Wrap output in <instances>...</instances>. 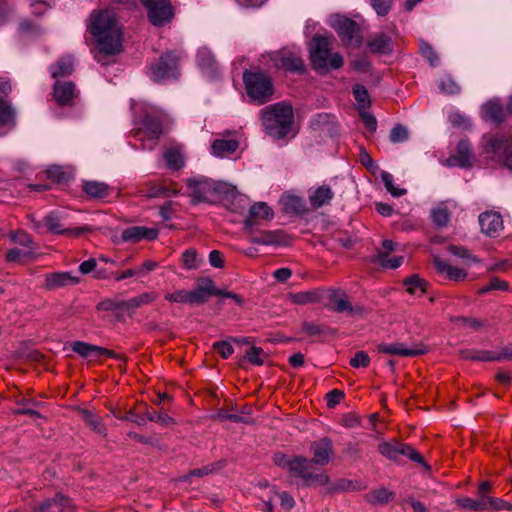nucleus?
Returning a JSON list of instances; mask_svg holds the SVG:
<instances>
[{"mask_svg":"<svg viewBox=\"0 0 512 512\" xmlns=\"http://www.w3.org/2000/svg\"><path fill=\"white\" fill-rule=\"evenodd\" d=\"M89 30L99 51L96 57L98 62L104 64L102 56L116 55L122 51L121 27L111 10L92 13Z\"/></svg>","mask_w":512,"mask_h":512,"instance_id":"1","label":"nucleus"},{"mask_svg":"<svg viewBox=\"0 0 512 512\" xmlns=\"http://www.w3.org/2000/svg\"><path fill=\"white\" fill-rule=\"evenodd\" d=\"M289 298L296 304L320 303L323 307L337 313H355V308L344 294L338 290H299L289 293Z\"/></svg>","mask_w":512,"mask_h":512,"instance_id":"2","label":"nucleus"},{"mask_svg":"<svg viewBox=\"0 0 512 512\" xmlns=\"http://www.w3.org/2000/svg\"><path fill=\"white\" fill-rule=\"evenodd\" d=\"M262 125L265 132L273 138L285 137L293 123L292 106L279 102L264 108L261 112Z\"/></svg>","mask_w":512,"mask_h":512,"instance_id":"3","label":"nucleus"},{"mask_svg":"<svg viewBox=\"0 0 512 512\" xmlns=\"http://www.w3.org/2000/svg\"><path fill=\"white\" fill-rule=\"evenodd\" d=\"M7 237L14 246L7 250L6 262L12 265H24L36 258L38 246L27 232L24 230L12 231Z\"/></svg>","mask_w":512,"mask_h":512,"instance_id":"4","label":"nucleus"},{"mask_svg":"<svg viewBox=\"0 0 512 512\" xmlns=\"http://www.w3.org/2000/svg\"><path fill=\"white\" fill-rule=\"evenodd\" d=\"M309 51L312 65L318 71L339 69L343 66V57L339 53H331V40L327 37L314 36Z\"/></svg>","mask_w":512,"mask_h":512,"instance_id":"5","label":"nucleus"},{"mask_svg":"<svg viewBox=\"0 0 512 512\" xmlns=\"http://www.w3.org/2000/svg\"><path fill=\"white\" fill-rule=\"evenodd\" d=\"M187 194L193 203L209 202L229 191L230 187L224 183H217L209 178L199 176L187 180Z\"/></svg>","mask_w":512,"mask_h":512,"instance_id":"6","label":"nucleus"},{"mask_svg":"<svg viewBox=\"0 0 512 512\" xmlns=\"http://www.w3.org/2000/svg\"><path fill=\"white\" fill-rule=\"evenodd\" d=\"M155 294L153 292H146L142 294L140 297L133 299H125L122 296L118 295L113 298H108L103 301H100L96 309L98 311H106L110 312L114 316L120 318L129 316L131 312L139 307L142 304L149 303L155 298Z\"/></svg>","mask_w":512,"mask_h":512,"instance_id":"7","label":"nucleus"},{"mask_svg":"<svg viewBox=\"0 0 512 512\" xmlns=\"http://www.w3.org/2000/svg\"><path fill=\"white\" fill-rule=\"evenodd\" d=\"M243 81L247 95L258 104L270 100L273 94V85L269 76L262 72H244Z\"/></svg>","mask_w":512,"mask_h":512,"instance_id":"8","label":"nucleus"},{"mask_svg":"<svg viewBox=\"0 0 512 512\" xmlns=\"http://www.w3.org/2000/svg\"><path fill=\"white\" fill-rule=\"evenodd\" d=\"M211 296L233 298L237 303H241V299L236 294L226 292V290H173L165 295V299L170 302L193 305L201 304Z\"/></svg>","mask_w":512,"mask_h":512,"instance_id":"9","label":"nucleus"},{"mask_svg":"<svg viewBox=\"0 0 512 512\" xmlns=\"http://www.w3.org/2000/svg\"><path fill=\"white\" fill-rule=\"evenodd\" d=\"M330 24L345 46L359 47L361 45L360 28L353 20L345 16L335 15L331 17Z\"/></svg>","mask_w":512,"mask_h":512,"instance_id":"10","label":"nucleus"},{"mask_svg":"<svg viewBox=\"0 0 512 512\" xmlns=\"http://www.w3.org/2000/svg\"><path fill=\"white\" fill-rule=\"evenodd\" d=\"M179 58L180 56L175 52H167L163 54L157 63L150 66V78L155 82L176 79L179 75Z\"/></svg>","mask_w":512,"mask_h":512,"instance_id":"11","label":"nucleus"},{"mask_svg":"<svg viewBox=\"0 0 512 512\" xmlns=\"http://www.w3.org/2000/svg\"><path fill=\"white\" fill-rule=\"evenodd\" d=\"M141 109L143 111V121L139 133L147 136L149 140L155 141L162 133L161 117L163 112L148 103H144Z\"/></svg>","mask_w":512,"mask_h":512,"instance_id":"12","label":"nucleus"},{"mask_svg":"<svg viewBox=\"0 0 512 512\" xmlns=\"http://www.w3.org/2000/svg\"><path fill=\"white\" fill-rule=\"evenodd\" d=\"M311 461L308 459L297 456L290 460L288 471L291 476L302 478L307 484L326 485L329 482V477L326 474H313L309 471Z\"/></svg>","mask_w":512,"mask_h":512,"instance_id":"13","label":"nucleus"},{"mask_svg":"<svg viewBox=\"0 0 512 512\" xmlns=\"http://www.w3.org/2000/svg\"><path fill=\"white\" fill-rule=\"evenodd\" d=\"M148 9L149 20L155 26L163 25L173 17V8L168 0H142Z\"/></svg>","mask_w":512,"mask_h":512,"instance_id":"14","label":"nucleus"},{"mask_svg":"<svg viewBox=\"0 0 512 512\" xmlns=\"http://www.w3.org/2000/svg\"><path fill=\"white\" fill-rule=\"evenodd\" d=\"M276 68L286 71H301L304 67L299 50L283 49L270 56Z\"/></svg>","mask_w":512,"mask_h":512,"instance_id":"15","label":"nucleus"},{"mask_svg":"<svg viewBox=\"0 0 512 512\" xmlns=\"http://www.w3.org/2000/svg\"><path fill=\"white\" fill-rule=\"evenodd\" d=\"M379 452L390 460H396L400 455L410 460L423 463V457L411 446L398 442H383L378 446Z\"/></svg>","mask_w":512,"mask_h":512,"instance_id":"16","label":"nucleus"},{"mask_svg":"<svg viewBox=\"0 0 512 512\" xmlns=\"http://www.w3.org/2000/svg\"><path fill=\"white\" fill-rule=\"evenodd\" d=\"M310 452L312 454L311 463L325 466L330 462L334 454L333 442L328 437H322L310 444Z\"/></svg>","mask_w":512,"mask_h":512,"instance_id":"17","label":"nucleus"},{"mask_svg":"<svg viewBox=\"0 0 512 512\" xmlns=\"http://www.w3.org/2000/svg\"><path fill=\"white\" fill-rule=\"evenodd\" d=\"M274 214L271 208L264 202L255 203L249 209L248 216L244 220V227L249 232L253 231L260 219L271 220Z\"/></svg>","mask_w":512,"mask_h":512,"instance_id":"18","label":"nucleus"},{"mask_svg":"<svg viewBox=\"0 0 512 512\" xmlns=\"http://www.w3.org/2000/svg\"><path fill=\"white\" fill-rule=\"evenodd\" d=\"M158 237V230L154 228H146L143 226H133L125 229L120 240L122 242H139L141 240H154Z\"/></svg>","mask_w":512,"mask_h":512,"instance_id":"19","label":"nucleus"},{"mask_svg":"<svg viewBox=\"0 0 512 512\" xmlns=\"http://www.w3.org/2000/svg\"><path fill=\"white\" fill-rule=\"evenodd\" d=\"M72 350L81 357L97 360L102 356L115 357L113 351L100 346L91 345L82 341H76L72 344Z\"/></svg>","mask_w":512,"mask_h":512,"instance_id":"20","label":"nucleus"},{"mask_svg":"<svg viewBox=\"0 0 512 512\" xmlns=\"http://www.w3.org/2000/svg\"><path fill=\"white\" fill-rule=\"evenodd\" d=\"M481 230L488 236H496L503 229V220L497 212H484L479 216Z\"/></svg>","mask_w":512,"mask_h":512,"instance_id":"21","label":"nucleus"},{"mask_svg":"<svg viewBox=\"0 0 512 512\" xmlns=\"http://www.w3.org/2000/svg\"><path fill=\"white\" fill-rule=\"evenodd\" d=\"M53 96L57 104L61 106L71 104L76 97L74 83L57 80L54 84Z\"/></svg>","mask_w":512,"mask_h":512,"instance_id":"22","label":"nucleus"},{"mask_svg":"<svg viewBox=\"0 0 512 512\" xmlns=\"http://www.w3.org/2000/svg\"><path fill=\"white\" fill-rule=\"evenodd\" d=\"M45 224L48 228V231L54 234H70L74 236H79L83 232L90 231L88 227H81L75 229H63L61 224V216L57 212H51L44 218Z\"/></svg>","mask_w":512,"mask_h":512,"instance_id":"23","label":"nucleus"},{"mask_svg":"<svg viewBox=\"0 0 512 512\" xmlns=\"http://www.w3.org/2000/svg\"><path fill=\"white\" fill-rule=\"evenodd\" d=\"M378 351L404 357H414L425 352L422 348H407L403 343H381L378 345Z\"/></svg>","mask_w":512,"mask_h":512,"instance_id":"24","label":"nucleus"},{"mask_svg":"<svg viewBox=\"0 0 512 512\" xmlns=\"http://www.w3.org/2000/svg\"><path fill=\"white\" fill-rule=\"evenodd\" d=\"M472 154L470 143L467 140L459 141L456 155L446 160L448 166L468 167L471 165Z\"/></svg>","mask_w":512,"mask_h":512,"instance_id":"25","label":"nucleus"},{"mask_svg":"<svg viewBox=\"0 0 512 512\" xmlns=\"http://www.w3.org/2000/svg\"><path fill=\"white\" fill-rule=\"evenodd\" d=\"M81 283V278L71 272H58L46 276V285L49 288L75 286Z\"/></svg>","mask_w":512,"mask_h":512,"instance_id":"26","label":"nucleus"},{"mask_svg":"<svg viewBox=\"0 0 512 512\" xmlns=\"http://www.w3.org/2000/svg\"><path fill=\"white\" fill-rule=\"evenodd\" d=\"M367 46L371 52L382 54L390 53L393 49L391 37L384 32H378L371 36L367 41Z\"/></svg>","mask_w":512,"mask_h":512,"instance_id":"27","label":"nucleus"},{"mask_svg":"<svg viewBox=\"0 0 512 512\" xmlns=\"http://www.w3.org/2000/svg\"><path fill=\"white\" fill-rule=\"evenodd\" d=\"M334 193L330 186L321 185L310 191L309 203L312 208L318 209L331 202Z\"/></svg>","mask_w":512,"mask_h":512,"instance_id":"28","label":"nucleus"},{"mask_svg":"<svg viewBox=\"0 0 512 512\" xmlns=\"http://www.w3.org/2000/svg\"><path fill=\"white\" fill-rule=\"evenodd\" d=\"M435 267L440 275H442L445 279L459 282L466 277V272L457 267H453L449 265L447 262L440 258L434 259Z\"/></svg>","mask_w":512,"mask_h":512,"instance_id":"29","label":"nucleus"},{"mask_svg":"<svg viewBox=\"0 0 512 512\" xmlns=\"http://www.w3.org/2000/svg\"><path fill=\"white\" fill-rule=\"evenodd\" d=\"M239 146L234 139H216L211 146L212 154L216 157H227L234 153Z\"/></svg>","mask_w":512,"mask_h":512,"instance_id":"30","label":"nucleus"},{"mask_svg":"<svg viewBox=\"0 0 512 512\" xmlns=\"http://www.w3.org/2000/svg\"><path fill=\"white\" fill-rule=\"evenodd\" d=\"M74 70V61L71 56L60 58L55 64L51 65L50 73L53 78L65 77L70 75Z\"/></svg>","mask_w":512,"mask_h":512,"instance_id":"31","label":"nucleus"},{"mask_svg":"<svg viewBox=\"0 0 512 512\" xmlns=\"http://www.w3.org/2000/svg\"><path fill=\"white\" fill-rule=\"evenodd\" d=\"M450 321L454 325L455 329L464 330L468 332L476 331L485 326V323L483 321L475 318L450 317Z\"/></svg>","mask_w":512,"mask_h":512,"instance_id":"32","label":"nucleus"},{"mask_svg":"<svg viewBox=\"0 0 512 512\" xmlns=\"http://www.w3.org/2000/svg\"><path fill=\"white\" fill-rule=\"evenodd\" d=\"M69 501L63 495L57 494L52 499L44 500L38 507L40 512H63V510L68 506Z\"/></svg>","mask_w":512,"mask_h":512,"instance_id":"33","label":"nucleus"},{"mask_svg":"<svg viewBox=\"0 0 512 512\" xmlns=\"http://www.w3.org/2000/svg\"><path fill=\"white\" fill-rule=\"evenodd\" d=\"M204 263L205 258L194 248H189L182 253V264L186 269H199Z\"/></svg>","mask_w":512,"mask_h":512,"instance_id":"34","label":"nucleus"},{"mask_svg":"<svg viewBox=\"0 0 512 512\" xmlns=\"http://www.w3.org/2000/svg\"><path fill=\"white\" fill-rule=\"evenodd\" d=\"M281 203L286 212L302 214L306 211L304 200L298 196L285 195L281 198Z\"/></svg>","mask_w":512,"mask_h":512,"instance_id":"35","label":"nucleus"},{"mask_svg":"<svg viewBox=\"0 0 512 512\" xmlns=\"http://www.w3.org/2000/svg\"><path fill=\"white\" fill-rule=\"evenodd\" d=\"M482 116L495 122L503 120V109L499 102L489 101L482 106Z\"/></svg>","mask_w":512,"mask_h":512,"instance_id":"36","label":"nucleus"},{"mask_svg":"<svg viewBox=\"0 0 512 512\" xmlns=\"http://www.w3.org/2000/svg\"><path fill=\"white\" fill-rule=\"evenodd\" d=\"M456 504L468 511H478L482 512L487 510V500H485V496H482L480 500H475L469 497H462L456 500Z\"/></svg>","mask_w":512,"mask_h":512,"instance_id":"37","label":"nucleus"},{"mask_svg":"<svg viewBox=\"0 0 512 512\" xmlns=\"http://www.w3.org/2000/svg\"><path fill=\"white\" fill-rule=\"evenodd\" d=\"M83 190L93 198H103L108 195V185L99 181H86L83 183Z\"/></svg>","mask_w":512,"mask_h":512,"instance_id":"38","label":"nucleus"},{"mask_svg":"<svg viewBox=\"0 0 512 512\" xmlns=\"http://www.w3.org/2000/svg\"><path fill=\"white\" fill-rule=\"evenodd\" d=\"M82 419L86 422V424L96 433L105 436L106 428L102 423L101 419L96 416L92 411L82 409L80 411Z\"/></svg>","mask_w":512,"mask_h":512,"instance_id":"39","label":"nucleus"},{"mask_svg":"<svg viewBox=\"0 0 512 512\" xmlns=\"http://www.w3.org/2000/svg\"><path fill=\"white\" fill-rule=\"evenodd\" d=\"M79 272L82 275H87L93 273L95 278H109L110 276L105 272L104 269L98 267V263L94 258H90L86 261H83L79 265Z\"/></svg>","mask_w":512,"mask_h":512,"instance_id":"40","label":"nucleus"},{"mask_svg":"<svg viewBox=\"0 0 512 512\" xmlns=\"http://www.w3.org/2000/svg\"><path fill=\"white\" fill-rule=\"evenodd\" d=\"M164 159L171 170H179L184 166V157L178 148H170L164 153Z\"/></svg>","mask_w":512,"mask_h":512,"instance_id":"41","label":"nucleus"},{"mask_svg":"<svg viewBox=\"0 0 512 512\" xmlns=\"http://www.w3.org/2000/svg\"><path fill=\"white\" fill-rule=\"evenodd\" d=\"M15 125V109L4 99L0 98V126Z\"/></svg>","mask_w":512,"mask_h":512,"instance_id":"42","label":"nucleus"},{"mask_svg":"<svg viewBox=\"0 0 512 512\" xmlns=\"http://www.w3.org/2000/svg\"><path fill=\"white\" fill-rule=\"evenodd\" d=\"M251 242L261 245H280L283 239L278 231H265L260 236L252 238Z\"/></svg>","mask_w":512,"mask_h":512,"instance_id":"43","label":"nucleus"},{"mask_svg":"<svg viewBox=\"0 0 512 512\" xmlns=\"http://www.w3.org/2000/svg\"><path fill=\"white\" fill-rule=\"evenodd\" d=\"M461 357L476 361H493L495 358L494 353L486 350H462Z\"/></svg>","mask_w":512,"mask_h":512,"instance_id":"44","label":"nucleus"},{"mask_svg":"<svg viewBox=\"0 0 512 512\" xmlns=\"http://www.w3.org/2000/svg\"><path fill=\"white\" fill-rule=\"evenodd\" d=\"M393 497V493L385 488L374 490L366 495L367 500L373 504H385Z\"/></svg>","mask_w":512,"mask_h":512,"instance_id":"45","label":"nucleus"},{"mask_svg":"<svg viewBox=\"0 0 512 512\" xmlns=\"http://www.w3.org/2000/svg\"><path fill=\"white\" fill-rule=\"evenodd\" d=\"M381 179L385 188L393 197H400L406 194V189L394 185L393 176L390 173L386 171L381 172Z\"/></svg>","mask_w":512,"mask_h":512,"instance_id":"46","label":"nucleus"},{"mask_svg":"<svg viewBox=\"0 0 512 512\" xmlns=\"http://www.w3.org/2000/svg\"><path fill=\"white\" fill-rule=\"evenodd\" d=\"M224 466L223 461H219L215 464L207 465L202 468H197L191 470L187 475L183 476L181 479L183 481H186L190 479L191 477H202L205 475H208L209 473H212L213 471H216Z\"/></svg>","mask_w":512,"mask_h":512,"instance_id":"47","label":"nucleus"},{"mask_svg":"<svg viewBox=\"0 0 512 512\" xmlns=\"http://www.w3.org/2000/svg\"><path fill=\"white\" fill-rule=\"evenodd\" d=\"M375 259L382 267L390 269L398 268L403 262L402 256L390 258L386 252H379Z\"/></svg>","mask_w":512,"mask_h":512,"instance_id":"48","label":"nucleus"},{"mask_svg":"<svg viewBox=\"0 0 512 512\" xmlns=\"http://www.w3.org/2000/svg\"><path fill=\"white\" fill-rule=\"evenodd\" d=\"M353 94L357 101L358 108L364 110L370 105V97L367 89L362 85H355L353 88Z\"/></svg>","mask_w":512,"mask_h":512,"instance_id":"49","label":"nucleus"},{"mask_svg":"<svg viewBox=\"0 0 512 512\" xmlns=\"http://www.w3.org/2000/svg\"><path fill=\"white\" fill-rule=\"evenodd\" d=\"M247 360L254 365H263L266 358V353L262 348L251 347L245 354Z\"/></svg>","mask_w":512,"mask_h":512,"instance_id":"50","label":"nucleus"},{"mask_svg":"<svg viewBox=\"0 0 512 512\" xmlns=\"http://www.w3.org/2000/svg\"><path fill=\"white\" fill-rule=\"evenodd\" d=\"M420 52L422 56L429 61L430 65L435 67L439 64V58L435 50L426 42L420 43Z\"/></svg>","mask_w":512,"mask_h":512,"instance_id":"51","label":"nucleus"},{"mask_svg":"<svg viewBox=\"0 0 512 512\" xmlns=\"http://www.w3.org/2000/svg\"><path fill=\"white\" fill-rule=\"evenodd\" d=\"M148 420L156 422L162 426L169 427L175 424L174 418L163 412H149L147 413Z\"/></svg>","mask_w":512,"mask_h":512,"instance_id":"52","label":"nucleus"},{"mask_svg":"<svg viewBox=\"0 0 512 512\" xmlns=\"http://www.w3.org/2000/svg\"><path fill=\"white\" fill-rule=\"evenodd\" d=\"M431 217L433 222L439 227L446 226L449 222V212L443 207H437L434 209L431 213Z\"/></svg>","mask_w":512,"mask_h":512,"instance_id":"53","label":"nucleus"},{"mask_svg":"<svg viewBox=\"0 0 512 512\" xmlns=\"http://www.w3.org/2000/svg\"><path fill=\"white\" fill-rule=\"evenodd\" d=\"M198 65L202 68H211L214 63V57L207 48H201L197 53Z\"/></svg>","mask_w":512,"mask_h":512,"instance_id":"54","label":"nucleus"},{"mask_svg":"<svg viewBox=\"0 0 512 512\" xmlns=\"http://www.w3.org/2000/svg\"><path fill=\"white\" fill-rule=\"evenodd\" d=\"M448 118L453 126L461 127L463 129H469L471 127L470 119L459 112L450 113Z\"/></svg>","mask_w":512,"mask_h":512,"instance_id":"55","label":"nucleus"},{"mask_svg":"<svg viewBox=\"0 0 512 512\" xmlns=\"http://www.w3.org/2000/svg\"><path fill=\"white\" fill-rule=\"evenodd\" d=\"M439 88L446 94H455L460 90L458 84L450 76H445L440 80Z\"/></svg>","mask_w":512,"mask_h":512,"instance_id":"56","label":"nucleus"},{"mask_svg":"<svg viewBox=\"0 0 512 512\" xmlns=\"http://www.w3.org/2000/svg\"><path fill=\"white\" fill-rule=\"evenodd\" d=\"M408 139V129L403 125H396L390 132V140L393 143H401Z\"/></svg>","mask_w":512,"mask_h":512,"instance_id":"57","label":"nucleus"},{"mask_svg":"<svg viewBox=\"0 0 512 512\" xmlns=\"http://www.w3.org/2000/svg\"><path fill=\"white\" fill-rule=\"evenodd\" d=\"M370 364V358L364 351H358L350 359V365L354 368L367 367Z\"/></svg>","mask_w":512,"mask_h":512,"instance_id":"58","label":"nucleus"},{"mask_svg":"<svg viewBox=\"0 0 512 512\" xmlns=\"http://www.w3.org/2000/svg\"><path fill=\"white\" fill-rule=\"evenodd\" d=\"M393 0H371V5L378 15H386L391 8Z\"/></svg>","mask_w":512,"mask_h":512,"instance_id":"59","label":"nucleus"},{"mask_svg":"<svg viewBox=\"0 0 512 512\" xmlns=\"http://www.w3.org/2000/svg\"><path fill=\"white\" fill-rule=\"evenodd\" d=\"M114 415L121 420L130 421L139 426L146 425V419L141 415L135 414L132 410L127 412L125 415L116 414V413H114Z\"/></svg>","mask_w":512,"mask_h":512,"instance_id":"60","label":"nucleus"},{"mask_svg":"<svg viewBox=\"0 0 512 512\" xmlns=\"http://www.w3.org/2000/svg\"><path fill=\"white\" fill-rule=\"evenodd\" d=\"M213 348L223 358H228L234 352L233 346L227 341H219L213 344Z\"/></svg>","mask_w":512,"mask_h":512,"instance_id":"61","label":"nucleus"},{"mask_svg":"<svg viewBox=\"0 0 512 512\" xmlns=\"http://www.w3.org/2000/svg\"><path fill=\"white\" fill-rule=\"evenodd\" d=\"M449 252L459 258L476 261V258L473 257L465 247L451 245L449 247Z\"/></svg>","mask_w":512,"mask_h":512,"instance_id":"62","label":"nucleus"},{"mask_svg":"<svg viewBox=\"0 0 512 512\" xmlns=\"http://www.w3.org/2000/svg\"><path fill=\"white\" fill-rule=\"evenodd\" d=\"M302 330L310 336L320 335L324 331L321 325L313 322H304L302 324Z\"/></svg>","mask_w":512,"mask_h":512,"instance_id":"63","label":"nucleus"},{"mask_svg":"<svg viewBox=\"0 0 512 512\" xmlns=\"http://www.w3.org/2000/svg\"><path fill=\"white\" fill-rule=\"evenodd\" d=\"M360 116H361L363 123L369 129V131L375 132L377 129L376 118L372 114H370L369 112H366V111H361Z\"/></svg>","mask_w":512,"mask_h":512,"instance_id":"64","label":"nucleus"}]
</instances>
